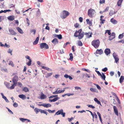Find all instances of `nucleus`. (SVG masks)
I'll return each instance as SVG.
<instances>
[{"instance_id":"nucleus-1","label":"nucleus","mask_w":124,"mask_h":124,"mask_svg":"<svg viewBox=\"0 0 124 124\" xmlns=\"http://www.w3.org/2000/svg\"><path fill=\"white\" fill-rule=\"evenodd\" d=\"M82 31L81 29L79 30L78 31H76L74 33V36L76 37H78L79 39H82L84 37V33L83 32L81 33Z\"/></svg>"},{"instance_id":"nucleus-2","label":"nucleus","mask_w":124,"mask_h":124,"mask_svg":"<svg viewBox=\"0 0 124 124\" xmlns=\"http://www.w3.org/2000/svg\"><path fill=\"white\" fill-rule=\"evenodd\" d=\"M100 44V42L98 39L93 40L92 42V45L96 48L99 47Z\"/></svg>"},{"instance_id":"nucleus-3","label":"nucleus","mask_w":124,"mask_h":124,"mask_svg":"<svg viewBox=\"0 0 124 124\" xmlns=\"http://www.w3.org/2000/svg\"><path fill=\"white\" fill-rule=\"evenodd\" d=\"M95 13V10L90 8L88 10V15L89 16L91 17H93Z\"/></svg>"},{"instance_id":"nucleus-4","label":"nucleus","mask_w":124,"mask_h":124,"mask_svg":"<svg viewBox=\"0 0 124 124\" xmlns=\"http://www.w3.org/2000/svg\"><path fill=\"white\" fill-rule=\"evenodd\" d=\"M62 15L61 17L62 19H65L66 17L68 16L70 14V13L66 10H63L62 12Z\"/></svg>"},{"instance_id":"nucleus-5","label":"nucleus","mask_w":124,"mask_h":124,"mask_svg":"<svg viewBox=\"0 0 124 124\" xmlns=\"http://www.w3.org/2000/svg\"><path fill=\"white\" fill-rule=\"evenodd\" d=\"M40 47L41 49L45 48L46 49H47L49 48L48 45L46 43H41L40 44Z\"/></svg>"},{"instance_id":"nucleus-6","label":"nucleus","mask_w":124,"mask_h":124,"mask_svg":"<svg viewBox=\"0 0 124 124\" xmlns=\"http://www.w3.org/2000/svg\"><path fill=\"white\" fill-rule=\"evenodd\" d=\"M63 112V110L62 109L59 110L55 113V115H58L61 114L62 116L63 117H64L65 116V113Z\"/></svg>"},{"instance_id":"nucleus-7","label":"nucleus","mask_w":124,"mask_h":124,"mask_svg":"<svg viewBox=\"0 0 124 124\" xmlns=\"http://www.w3.org/2000/svg\"><path fill=\"white\" fill-rule=\"evenodd\" d=\"M95 71L99 75V76H101L102 78L105 81V79L106 77L105 75L103 73H102V75L99 72V71H97L96 70H95Z\"/></svg>"},{"instance_id":"nucleus-8","label":"nucleus","mask_w":124,"mask_h":124,"mask_svg":"<svg viewBox=\"0 0 124 124\" xmlns=\"http://www.w3.org/2000/svg\"><path fill=\"white\" fill-rule=\"evenodd\" d=\"M113 56L115 59L116 62L117 63L119 60L118 57V55L116 54V53H114L113 54Z\"/></svg>"},{"instance_id":"nucleus-9","label":"nucleus","mask_w":124,"mask_h":124,"mask_svg":"<svg viewBox=\"0 0 124 124\" xmlns=\"http://www.w3.org/2000/svg\"><path fill=\"white\" fill-rule=\"evenodd\" d=\"M18 77L17 76H15L12 79V81L14 84H16L18 81Z\"/></svg>"},{"instance_id":"nucleus-10","label":"nucleus","mask_w":124,"mask_h":124,"mask_svg":"<svg viewBox=\"0 0 124 124\" xmlns=\"http://www.w3.org/2000/svg\"><path fill=\"white\" fill-rule=\"evenodd\" d=\"M115 33L113 32H112L109 36V40H111L114 39L115 37Z\"/></svg>"},{"instance_id":"nucleus-11","label":"nucleus","mask_w":124,"mask_h":124,"mask_svg":"<svg viewBox=\"0 0 124 124\" xmlns=\"http://www.w3.org/2000/svg\"><path fill=\"white\" fill-rule=\"evenodd\" d=\"M113 108L114 110V113H115L116 115L117 116H118V110L117 109V108L116 107L114 106L113 107Z\"/></svg>"},{"instance_id":"nucleus-12","label":"nucleus","mask_w":124,"mask_h":124,"mask_svg":"<svg viewBox=\"0 0 124 124\" xmlns=\"http://www.w3.org/2000/svg\"><path fill=\"white\" fill-rule=\"evenodd\" d=\"M46 98V96L42 92H41L40 94V99H43Z\"/></svg>"},{"instance_id":"nucleus-13","label":"nucleus","mask_w":124,"mask_h":124,"mask_svg":"<svg viewBox=\"0 0 124 124\" xmlns=\"http://www.w3.org/2000/svg\"><path fill=\"white\" fill-rule=\"evenodd\" d=\"M104 52L107 55H108L110 53V49L108 48H106L105 49L104 51Z\"/></svg>"},{"instance_id":"nucleus-14","label":"nucleus","mask_w":124,"mask_h":124,"mask_svg":"<svg viewBox=\"0 0 124 124\" xmlns=\"http://www.w3.org/2000/svg\"><path fill=\"white\" fill-rule=\"evenodd\" d=\"M85 34L87 38H90L92 37V33H90L89 32L88 33L86 32L85 33Z\"/></svg>"},{"instance_id":"nucleus-15","label":"nucleus","mask_w":124,"mask_h":124,"mask_svg":"<svg viewBox=\"0 0 124 124\" xmlns=\"http://www.w3.org/2000/svg\"><path fill=\"white\" fill-rule=\"evenodd\" d=\"M9 31L10 34L12 35H15L16 34V33L11 29H9Z\"/></svg>"},{"instance_id":"nucleus-16","label":"nucleus","mask_w":124,"mask_h":124,"mask_svg":"<svg viewBox=\"0 0 124 124\" xmlns=\"http://www.w3.org/2000/svg\"><path fill=\"white\" fill-rule=\"evenodd\" d=\"M96 52L97 54H101L103 53V52L101 49H100V50L97 49L96 51Z\"/></svg>"},{"instance_id":"nucleus-17","label":"nucleus","mask_w":124,"mask_h":124,"mask_svg":"<svg viewBox=\"0 0 124 124\" xmlns=\"http://www.w3.org/2000/svg\"><path fill=\"white\" fill-rule=\"evenodd\" d=\"M53 43L55 45L57 44L58 42V41L57 39L54 38L52 41Z\"/></svg>"},{"instance_id":"nucleus-18","label":"nucleus","mask_w":124,"mask_h":124,"mask_svg":"<svg viewBox=\"0 0 124 124\" xmlns=\"http://www.w3.org/2000/svg\"><path fill=\"white\" fill-rule=\"evenodd\" d=\"M111 22L113 24H115L117 23V22L115 20L113 19V18H111L110 20Z\"/></svg>"},{"instance_id":"nucleus-19","label":"nucleus","mask_w":124,"mask_h":124,"mask_svg":"<svg viewBox=\"0 0 124 124\" xmlns=\"http://www.w3.org/2000/svg\"><path fill=\"white\" fill-rule=\"evenodd\" d=\"M19 98H21L23 100H24L26 98V96L25 95H23V94L19 95Z\"/></svg>"},{"instance_id":"nucleus-20","label":"nucleus","mask_w":124,"mask_h":124,"mask_svg":"<svg viewBox=\"0 0 124 124\" xmlns=\"http://www.w3.org/2000/svg\"><path fill=\"white\" fill-rule=\"evenodd\" d=\"M39 40V37L37 38L35 40L33 43L34 45H36L37 44Z\"/></svg>"},{"instance_id":"nucleus-21","label":"nucleus","mask_w":124,"mask_h":124,"mask_svg":"<svg viewBox=\"0 0 124 124\" xmlns=\"http://www.w3.org/2000/svg\"><path fill=\"white\" fill-rule=\"evenodd\" d=\"M51 106V105L49 103H44V107L46 108L50 107Z\"/></svg>"},{"instance_id":"nucleus-22","label":"nucleus","mask_w":124,"mask_h":124,"mask_svg":"<svg viewBox=\"0 0 124 124\" xmlns=\"http://www.w3.org/2000/svg\"><path fill=\"white\" fill-rule=\"evenodd\" d=\"M14 16H8V19L11 21H12L14 19Z\"/></svg>"},{"instance_id":"nucleus-23","label":"nucleus","mask_w":124,"mask_h":124,"mask_svg":"<svg viewBox=\"0 0 124 124\" xmlns=\"http://www.w3.org/2000/svg\"><path fill=\"white\" fill-rule=\"evenodd\" d=\"M123 0H118L117 2V5L118 6H120L121 5V4Z\"/></svg>"},{"instance_id":"nucleus-24","label":"nucleus","mask_w":124,"mask_h":124,"mask_svg":"<svg viewBox=\"0 0 124 124\" xmlns=\"http://www.w3.org/2000/svg\"><path fill=\"white\" fill-rule=\"evenodd\" d=\"M53 72L47 73L45 76L46 78H47L50 77L53 74Z\"/></svg>"},{"instance_id":"nucleus-25","label":"nucleus","mask_w":124,"mask_h":124,"mask_svg":"<svg viewBox=\"0 0 124 124\" xmlns=\"http://www.w3.org/2000/svg\"><path fill=\"white\" fill-rule=\"evenodd\" d=\"M59 99V98L58 97H57L54 98L53 99L51 100H50V99L49 100V101L50 102H55L58 99Z\"/></svg>"},{"instance_id":"nucleus-26","label":"nucleus","mask_w":124,"mask_h":124,"mask_svg":"<svg viewBox=\"0 0 124 124\" xmlns=\"http://www.w3.org/2000/svg\"><path fill=\"white\" fill-rule=\"evenodd\" d=\"M97 114L99 117L100 121L101 122V123H102V120L101 118V115L98 112H97Z\"/></svg>"},{"instance_id":"nucleus-27","label":"nucleus","mask_w":124,"mask_h":124,"mask_svg":"<svg viewBox=\"0 0 124 124\" xmlns=\"http://www.w3.org/2000/svg\"><path fill=\"white\" fill-rule=\"evenodd\" d=\"M18 31L21 33H23V31L19 27H18L16 28Z\"/></svg>"},{"instance_id":"nucleus-28","label":"nucleus","mask_w":124,"mask_h":124,"mask_svg":"<svg viewBox=\"0 0 124 124\" xmlns=\"http://www.w3.org/2000/svg\"><path fill=\"white\" fill-rule=\"evenodd\" d=\"M41 109H39L37 108H35L34 109V111L36 114H38L39 112H40Z\"/></svg>"},{"instance_id":"nucleus-29","label":"nucleus","mask_w":124,"mask_h":124,"mask_svg":"<svg viewBox=\"0 0 124 124\" xmlns=\"http://www.w3.org/2000/svg\"><path fill=\"white\" fill-rule=\"evenodd\" d=\"M86 22L87 24H89L90 25H92V23L91 21H89V19H87L86 20Z\"/></svg>"},{"instance_id":"nucleus-30","label":"nucleus","mask_w":124,"mask_h":124,"mask_svg":"<svg viewBox=\"0 0 124 124\" xmlns=\"http://www.w3.org/2000/svg\"><path fill=\"white\" fill-rule=\"evenodd\" d=\"M20 120L23 122H24V121L25 120H28V122H30V120H29L27 119H25L23 118H19Z\"/></svg>"},{"instance_id":"nucleus-31","label":"nucleus","mask_w":124,"mask_h":124,"mask_svg":"<svg viewBox=\"0 0 124 124\" xmlns=\"http://www.w3.org/2000/svg\"><path fill=\"white\" fill-rule=\"evenodd\" d=\"M124 79V76H121L119 79V82L121 83H122Z\"/></svg>"},{"instance_id":"nucleus-32","label":"nucleus","mask_w":124,"mask_h":124,"mask_svg":"<svg viewBox=\"0 0 124 124\" xmlns=\"http://www.w3.org/2000/svg\"><path fill=\"white\" fill-rule=\"evenodd\" d=\"M116 13L114 11H113L112 10H111L110 11V12L109 13V15L110 16H111L115 14Z\"/></svg>"},{"instance_id":"nucleus-33","label":"nucleus","mask_w":124,"mask_h":124,"mask_svg":"<svg viewBox=\"0 0 124 124\" xmlns=\"http://www.w3.org/2000/svg\"><path fill=\"white\" fill-rule=\"evenodd\" d=\"M42 69H44L47 70H50V71H52V70L51 69H50L48 67H44V66H43L42 67Z\"/></svg>"},{"instance_id":"nucleus-34","label":"nucleus","mask_w":124,"mask_h":124,"mask_svg":"<svg viewBox=\"0 0 124 124\" xmlns=\"http://www.w3.org/2000/svg\"><path fill=\"white\" fill-rule=\"evenodd\" d=\"M107 33L109 35H110L111 34L110 32V30H107L105 31V34H106Z\"/></svg>"},{"instance_id":"nucleus-35","label":"nucleus","mask_w":124,"mask_h":124,"mask_svg":"<svg viewBox=\"0 0 124 124\" xmlns=\"http://www.w3.org/2000/svg\"><path fill=\"white\" fill-rule=\"evenodd\" d=\"M78 46H82L83 45V44L82 43V42L80 40H79L78 41Z\"/></svg>"},{"instance_id":"nucleus-36","label":"nucleus","mask_w":124,"mask_h":124,"mask_svg":"<svg viewBox=\"0 0 124 124\" xmlns=\"http://www.w3.org/2000/svg\"><path fill=\"white\" fill-rule=\"evenodd\" d=\"M90 90L91 91L93 92H96L97 91V90L95 88H91Z\"/></svg>"},{"instance_id":"nucleus-37","label":"nucleus","mask_w":124,"mask_h":124,"mask_svg":"<svg viewBox=\"0 0 124 124\" xmlns=\"http://www.w3.org/2000/svg\"><path fill=\"white\" fill-rule=\"evenodd\" d=\"M124 35V33H122V34H120L118 37V38L119 39H122Z\"/></svg>"},{"instance_id":"nucleus-38","label":"nucleus","mask_w":124,"mask_h":124,"mask_svg":"<svg viewBox=\"0 0 124 124\" xmlns=\"http://www.w3.org/2000/svg\"><path fill=\"white\" fill-rule=\"evenodd\" d=\"M23 91L25 92H27L29 91V90L27 87H24L23 89Z\"/></svg>"},{"instance_id":"nucleus-39","label":"nucleus","mask_w":124,"mask_h":124,"mask_svg":"<svg viewBox=\"0 0 124 124\" xmlns=\"http://www.w3.org/2000/svg\"><path fill=\"white\" fill-rule=\"evenodd\" d=\"M87 106H88V107L89 108H91L93 109L95 108V107L94 106H93L91 105H87Z\"/></svg>"},{"instance_id":"nucleus-40","label":"nucleus","mask_w":124,"mask_h":124,"mask_svg":"<svg viewBox=\"0 0 124 124\" xmlns=\"http://www.w3.org/2000/svg\"><path fill=\"white\" fill-rule=\"evenodd\" d=\"M31 59H30L29 60V62H27V64L28 66H30L31 64Z\"/></svg>"},{"instance_id":"nucleus-41","label":"nucleus","mask_w":124,"mask_h":124,"mask_svg":"<svg viewBox=\"0 0 124 124\" xmlns=\"http://www.w3.org/2000/svg\"><path fill=\"white\" fill-rule=\"evenodd\" d=\"M16 84H14V83L10 87H9L11 89H12L14 88L15 85H16Z\"/></svg>"},{"instance_id":"nucleus-42","label":"nucleus","mask_w":124,"mask_h":124,"mask_svg":"<svg viewBox=\"0 0 124 124\" xmlns=\"http://www.w3.org/2000/svg\"><path fill=\"white\" fill-rule=\"evenodd\" d=\"M94 84L96 86L97 88L99 90H100L101 89V87L98 85L95 84Z\"/></svg>"},{"instance_id":"nucleus-43","label":"nucleus","mask_w":124,"mask_h":124,"mask_svg":"<svg viewBox=\"0 0 124 124\" xmlns=\"http://www.w3.org/2000/svg\"><path fill=\"white\" fill-rule=\"evenodd\" d=\"M58 38L59 39H62V35L61 34H59L57 35Z\"/></svg>"},{"instance_id":"nucleus-44","label":"nucleus","mask_w":124,"mask_h":124,"mask_svg":"<svg viewBox=\"0 0 124 124\" xmlns=\"http://www.w3.org/2000/svg\"><path fill=\"white\" fill-rule=\"evenodd\" d=\"M70 59L71 61H72V60L73 58V56L72 54V53L70 54Z\"/></svg>"},{"instance_id":"nucleus-45","label":"nucleus","mask_w":124,"mask_h":124,"mask_svg":"<svg viewBox=\"0 0 124 124\" xmlns=\"http://www.w3.org/2000/svg\"><path fill=\"white\" fill-rule=\"evenodd\" d=\"M9 65H11L12 66H13L14 65L13 62L12 61L9 62Z\"/></svg>"},{"instance_id":"nucleus-46","label":"nucleus","mask_w":124,"mask_h":124,"mask_svg":"<svg viewBox=\"0 0 124 124\" xmlns=\"http://www.w3.org/2000/svg\"><path fill=\"white\" fill-rule=\"evenodd\" d=\"M65 90L64 89L62 90H59L58 91V94L64 92Z\"/></svg>"},{"instance_id":"nucleus-47","label":"nucleus","mask_w":124,"mask_h":124,"mask_svg":"<svg viewBox=\"0 0 124 124\" xmlns=\"http://www.w3.org/2000/svg\"><path fill=\"white\" fill-rule=\"evenodd\" d=\"M105 0H100V1L99 3L100 4H103L105 2Z\"/></svg>"},{"instance_id":"nucleus-48","label":"nucleus","mask_w":124,"mask_h":124,"mask_svg":"<svg viewBox=\"0 0 124 124\" xmlns=\"http://www.w3.org/2000/svg\"><path fill=\"white\" fill-rule=\"evenodd\" d=\"M107 70V68L105 67L104 68L102 69V70L103 71L105 72Z\"/></svg>"},{"instance_id":"nucleus-49","label":"nucleus","mask_w":124,"mask_h":124,"mask_svg":"<svg viewBox=\"0 0 124 124\" xmlns=\"http://www.w3.org/2000/svg\"><path fill=\"white\" fill-rule=\"evenodd\" d=\"M47 111L50 113H53L55 111V110H51L50 109H48L47 110Z\"/></svg>"},{"instance_id":"nucleus-50","label":"nucleus","mask_w":124,"mask_h":124,"mask_svg":"<svg viewBox=\"0 0 124 124\" xmlns=\"http://www.w3.org/2000/svg\"><path fill=\"white\" fill-rule=\"evenodd\" d=\"M79 26V24L78 23H76V24H75L74 25V26L75 27V28H78V27Z\"/></svg>"},{"instance_id":"nucleus-51","label":"nucleus","mask_w":124,"mask_h":124,"mask_svg":"<svg viewBox=\"0 0 124 124\" xmlns=\"http://www.w3.org/2000/svg\"><path fill=\"white\" fill-rule=\"evenodd\" d=\"M31 32H33V34L34 35H35L36 32V30L35 29H32L31 30Z\"/></svg>"},{"instance_id":"nucleus-52","label":"nucleus","mask_w":124,"mask_h":124,"mask_svg":"<svg viewBox=\"0 0 124 124\" xmlns=\"http://www.w3.org/2000/svg\"><path fill=\"white\" fill-rule=\"evenodd\" d=\"M26 19V22H27V23L28 24V26H29V25H30L29 20L27 18Z\"/></svg>"},{"instance_id":"nucleus-53","label":"nucleus","mask_w":124,"mask_h":124,"mask_svg":"<svg viewBox=\"0 0 124 124\" xmlns=\"http://www.w3.org/2000/svg\"><path fill=\"white\" fill-rule=\"evenodd\" d=\"M13 106L14 107H16L18 106V104L15 102L13 104Z\"/></svg>"},{"instance_id":"nucleus-54","label":"nucleus","mask_w":124,"mask_h":124,"mask_svg":"<svg viewBox=\"0 0 124 124\" xmlns=\"http://www.w3.org/2000/svg\"><path fill=\"white\" fill-rule=\"evenodd\" d=\"M113 95L114 96H115L116 97V98H117V99L118 100L119 102H120V101L119 100V99L118 98L116 94V93H113Z\"/></svg>"},{"instance_id":"nucleus-55","label":"nucleus","mask_w":124,"mask_h":124,"mask_svg":"<svg viewBox=\"0 0 124 124\" xmlns=\"http://www.w3.org/2000/svg\"><path fill=\"white\" fill-rule=\"evenodd\" d=\"M57 95H53L52 96H51L49 97V98H52L53 97H57L58 96Z\"/></svg>"},{"instance_id":"nucleus-56","label":"nucleus","mask_w":124,"mask_h":124,"mask_svg":"<svg viewBox=\"0 0 124 124\" xmlns=\"http://www.w3.org/2000/svg\"><path fill=\"white\" fill-rule=\"evenodd\" d=\"M101 21V22H100V23L101 24H103V23L105 22V20L104 19H102L101 20H100Z\"/></svg>"},{"instance_id":"nucleus-57","label":"nucleus","mask_w":124,"mask_h":124,"mask_svg":"<svg viewBox=\"0 0 124 124\" xmlns=\"http://www.w3.org/2000/svg\"><path fill=\"white\" fill-rule=\"evenodd\" d=\"M87 111H89V112H90L91 113V115L92 116H93V117H94V115H93V113L92 112H91V111H89V110H86Z\"/></svg>"},{"instance_id":"nucleus-58","label":"nucleus","mask_w":124,"mask_h":124,"mask_svg":"<svg viewBox=\"0 0 124 124\" xmlns=\"http://www.w3.org/2000/svg\"><path fill=\"white\" fill-rule=\"evenodd\" d=\"M73 119L72 117H71V118H68V120L69 122H71L72 120Z\"/></svg>"},{"instance_id":"nucleus-59","label":"nucleus","mask_w":124,"mask_h":124,"mask_svg":"<svg viewBox=\"0 0 124 124\" xmlns=\"http://www.w3.org/2000/svg\"><path fill=\"white\" fill-rule=\"evenodd\" d=\"M109 8V7H106V9H105L104 10V12L106 11H108Z\"/></svg>"},{"instance_id":"nucleus-60","label":"nucleus","mask_w":124,"mask_h":124,"mask_svg":"<svg viewBox=\"0 0 124 124\" xmlns=\"http://www.w3.org/2000/svg\"><path fill=\"white\" fill-rule=\"evenodd\" d=\"M8 53H10L11 55H12V50H11L10 49H9L8 50Z\"/></svg>"},{"instance_id":"nucleus-61","label":"nucleus","mask_w":124,"mask_h":124,"mask_svg":"<svg viewBox=\"0 0 124 124\" xmlns=\"http://www.w3.org/2000/svg\"><path fill=\"white\" fill-rule=\"evenodd\" d=\"M4 47L6 46L7 47H10V46L9 45H7V44L6 43H5V45H4Z\"/></svg>"},{"instance_id":"nucleus-62","label":"nucleus","mask_w":124,"mask_h":124,"mask_svg":"<svg viewBox=\"0 0 124 124\" xmlns=\"http://www.w3.org/2000/svg\"><path fill=\"white\" fill-rule=\"evenodd\" d=\"M66 95L69 96L70 95H74L73 93H68L66 94Z\"/></svg>"},{"instance_id":"nucleus-63","label":"nucleus","mask_w":124,"mask_h":124,"mask_svg":"<svg viewBox=\"0 0 124 124\" xmlns=\"http://www.w3.org/2000/svg\"><path fill=\"white\" fill-rule=\"evenodd\" d=\"M110 74L111 76H112L114 74V72L113 71H111L110 73Z\"/></svg>"},{"instance_id":"nucleus-64","label":"nucleus","mask_w":124,"mask_h":124,"mask_svg":"<svg viewBox=\"0 0 124 124\" xmlns=\"http://www.w3.org/2000/svg\"><path fill=\"white\" fill-rule=\"evenodd\" d=\"M83 19L82 17H80L79 18V20L80 22H82L83 21Z\"/></svg>"}]
</instances>
